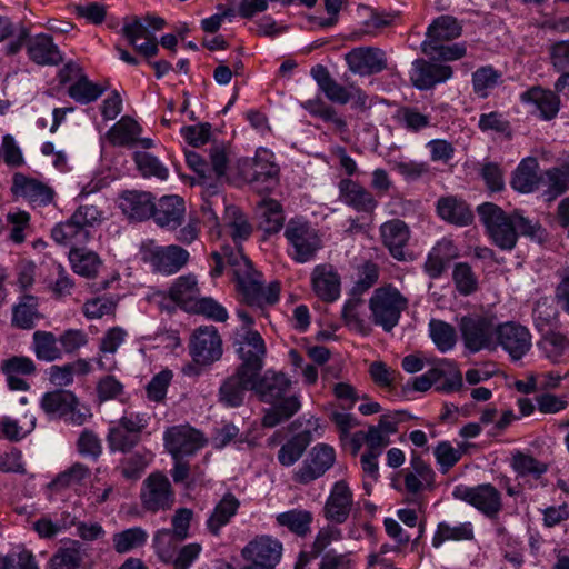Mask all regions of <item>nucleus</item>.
<instances>
[{
  "mask_svg": "<svg viewBox=\"0 0 569 569\" xmlns=\"http://www.w3.org/2000/svg\"><path fill=\"white\" fill-rule=\"evenodd\" d=\"M501 72L492 66H483L472 73V89L479 98H487L490 90L496 88L501 80Z\"/></svg>",
  "mask_w": 569,
  "mask_h": 569,
  "instance_id": "052dcab7",
  "label": "nucleus"
},
{
  "mask_svg": "<svg viewBox=\"0 0 569 569\" xmlns=\"http://www.w3.org/2000/svg\"><path fill=\"white\" fill-rule=\"evenodd\" d=\"M355 503V496L348 481H336L326 499L323 516L327 520L341 525L347 521Z\"/></svg>",
  "mask_w": 569,
  "mask_h": 569,
  "instance_id": "2eb2a0df",
  "label": "nucleus"
},
{
  "mask_svg": "<svg viewBox=\"0 0 569 569\" xmlns=\"http://www.w3.org/2000/svg\"><path fill=\"white\" fill-rule=\"evenodd\" d=\"M163 441L173 459L192 456L206 445L203 435L189 425L168 428L164 431Z\"/></svg>",
  "mask_w": 569,
  "mask_h": 569,
  "instance_id": "ddd939ff",
  "label": "nucleus"
},
{
  "mask_svg": "<svg viewBox=\"0 0 569 569\" xmlns=\"http://www.w3.org/2000/svg\"><path fill=\"white\" fill-rule=\"evenodd\" d=\"M88 232L101 226L107 219L106 211L98 204H80L71 214Z\"/></svg>",
  "mask_w": 569,
  "mask_h": 569,
  "instance_id": "0e129e2a",
  "label": "nucleus"
},
{
  "mask_svg": "<svg viewBox=\"0 0 569 569\" xmlns=\"http://www.w3.org/2000/svg\"><path fill=\"white\" fill-rule=\"evenodd\" d=\"M349 69L353 73L369 76L387 68L385 52L375 47L355 48L345 56Z\"/></svg>",
  "mask_w": 569,
  "mask_h": 569,
  "instance_id": "aec40b11",
  "label": "nucleus"
},
{
  "mask_svg": "<svg viewBox=\"0 0 569 569\" xmlns=\"http://www.w3.org/2000/svg\"><path fill=\"white\" fill-rule=\"evenodd\" d=\"M284 237L289 242L288 253L298 263L312 260L322 246L318 231L308 222L298 219L288 221Z\"/></svg>",
  "mask_w": 569,
  "mask_h": 569,
  "instance_id": "6e6552de",
  "label": "nucleus"
},
{
  "mask_svg": "<svg viewBox=\"0 0 569 569\" xmlns=\"http://www.w3.org/2000/svg\"><path fill=\"white\" fill-rule=\"evenodd\" d=\"M510 466L518 478L539 480L549 469V465L533 457L529 452L515 451Z\"/></svg>",
  "mask_w": 569,
  "mask_h": 569,
  "instance_id": "a19ab883",
  "label": "nucleus"
},
{
  "mask_svg": "<svg viewBox=\"0 0 569 569\" xmlns=\"http://www.w3.org/2000/svg\"><path fill=\"white\" fill-rule=\"evenodd\" d=\"M520 101L530 108V112L540 119L549 121L557 117L560 109V98L556 92L535 86L520 94Z\"/></svg>",
  "mask_w": 569,
  "mask_h": 569,
  "instance_id": "6ab92c4d",
  "label": "nucleus"
},
{
  "mask_svg": "<svg viewBox=\"0 0 569 569\" xmlns=\"http://www.w3.org/2000/svg\"><path fill=\"white\" fill-rule=\"evenodd\" d=\"M224 227L240 250V243L248 240L252 233V226L243 211L236 206H227L224 210Z\"/></svg>",
  "mask_w": 569,
  "mask_h": 569,
  "instance_id": "79ce46f5",
  "label": "nucleus"
},
{
  "mask_svg": "<svg viewBox=\"0 0 569 569\" xmlns=\"http://www.w3.org/2000/svg\"><path fill=\"white\" fill-rule=\"evenodd\" d=\"M240 177L260 190H269L277 182L279 167L274 162V154L259 148L253 158H242L237 162Z\"/></svg>",
  "mask_w": 569,
  "mask_h": 569,
  "instance_id": "423d86ee",
  "label": "nucleus"
},
{
  "mask_svg": "<svg viewBox=\"0 0 569 569\" xmlns=\"http://www.w3.org/2000/svg\"><path fill=\"white\" fill-rule=\"evenodd\" d=\"M459 331L465 348L476 353L497 350V317L493 313H470L459 320Z\"/></svg>",
  "mask_w": 569,
  "mask_h": 569,
  "instance_id": "20e7f679",
  "label": "nucleus"
},
{
  "mask_svg": "<svg viewBox=\"0 0 569 569\" xmlns=\"http://www.w3.org/2000/svg\"><path fill=\"white\" fill-rule=\"evenodd\" d=\"M282 549V543L278 539L260 536L251 540L242 549L241 555L247 561L274 568L281 559Z\"/></svg>",
  "mask_w": 569,
  "mask_h": 569,
  "instance_id": "4be33fe9",
  "label": "nucleus"
},
{
  "mask_svg": "<svg viewBox=\"0 0 569 569\" xmlns=\"http://www.w3.org/2000/svg\"><path fill=\"white\" fill-rule=\"evenodd\" d=\"M429 335L440 352H448L452 350L457 343V332L455 327L442 320H430Z\"/></svg>",
  "mask_w": 569,
  "mask_h": 569,
  "instance_id": "13d9d810",
  "label": "nucleus"
},
{
  "mask_svg": "<svg viewBox=\"0 0 569 569\" xmlns=\"http://www.w3.org/2000/svg\"><path fill=\"white\" fill-rule=\"evenodd\" d=\"M396 120L402 128L411 132H419L430 124L429 116L411 107L400 108L397 111Z\"/></svg>",
  "mask_w": 569,
  "mask_h": 569,
  "instance_id": "338daca9",
  "label": "nucleus"
},
{
  "mask_svg": "<svg viewBox=\"0 0 569 569\" xmlns=\"http://www.w3.org/2000/svg\"><path fill=\"white\" fill-rule=\"evenodd\" d=\"M537 169L538 162L535 158L523 159L513 172L511 187L522 193L532 192L541 182V177L537 176Z\"/></svg>",
  "mask_w": 569,
  "mask_h": 569,
  "instance_id": "49530a36",
  "label": "nucleus"
},
{
  "mask_svg": "<svg viewBox=\"0 0 569 569\" xmlns=\"http://www.w3.org/2000/svg\"><path fill=\"white\" fill-rule=\"evenodd\" d=\"M437 212L443 220L458 226H468L473 219L467 203L455 197L440 198L437 202Z\"/></svg>",
  "mask_w": 569,
  "mask_h": 569,
  "instance_id": "ea45409f",
  "label": "nucleus"
},
{
  "mask_svg": "<svg viewBox=\"0 0 569 569\" xmlns=\"http://www.w3.org/2000/svg\"><path fill=\"white\" fill-rule=\"evenodd\" d=\"M403 477V488L400 491L403 493V501L408 505L422 510L425 507L423 493L427 489L432 488L433 482L425 481L422 478L401 471Z\"/></svg>",
  "mask_w": 569,
  "mask_h": 569,
  "instance_id": "603ef678",
  "label": "nucleus"
},
{
  "mask_svg": "<svg viewBox=\"0 0 569 569\" xmlns=\"http://www.w3.org/2000/svg\"><path fill=\"white\" fill-rule=\"evenodd\" d=\"M310 73L328 100L339 104H346L350 101L348 96L350 89L338 83L325 66L316 64Z\"/></svg>",
  "mask_w": 569,
  "mask_h": 569,
  "instance_id": "c9c22d12",
  "label": "nucleus"
},
{
  "mask_svg": "<svg viewBox=\"0 0 569 569\" xmlns=\"http://www.w3.org/2000/svg\"><path fill=\"white\" fill-rule=\"evenodd\" d=\"M51 238L56 243L72 249L87 244L92 238V233L88 232L73 216H70L51 229Z\"/></svg>",
  "mask_w": 569,
  "mask_h": 569,
  "instance_id": "7c9ffc66",
  "label": "nucleus"
},
{
  "mask_svg": "<svg viewBox=\"0 0 569 569\" xmlns=\"http://www.w3.org/2000/svg\"><path fill=\"white\" fill-rule=\"evenodd\" d=\"M256 376L236 369V371L226 378L219 387L218 400L227 408H238L243 405L248 390H252L253 378Z\"/></svg>",
  "mask_w": 569,
  "mask_h": 569,
  "instance_id": "a211bd4d",
  "label": "nucleus"
},
{
  "mask_svg": "<svg viewBox=\"0 0 569 569\" xmlns=\"http://www.w3.org/2000/svg\"><path fill=\"white\" fill-rule=\"evenodd\" d=\"M141 260L149 263L153 271L162 274H173L189 261V252L176 244L158 246L154 240H147L140 247Z\"/></svg>",
  "mask_w": 569,
  "mask_h": 569,
  "instance_id": "0eeeda50",
  "label": "nucleus"
},
{
  "mask_svg": "<svg viewBox=\"0 0 569 569\" xmlns=\"http://www.w3.org/2000/svg\"><path fill=\"white\" fill-rule=\"evenodd\" d=\"M104 91L106 87L90 81L87 76H80L68 90L69 96L82 104L96 101Z\"/></svg>",
  "mask_w": 569,
  "mask_h": 569,
  "instance_id": "bf43d9fd",
  "label": "nucleus"
},
{
  "mask_svg": "<svg viewBox=\"0 0 569 569\" xmlns=\"http://www.w3.org/2000/svg\"><path fill=\"white\" fill-rule=\"evenodd\" d=\"M31 350L38 360L52 362L62 358V349L59 347V338L52 332L37 330L32 335Z\"/></svg>",
  "mask_w": 569,
  "mask_h": 569,
  "instance_id": "c03bdc74",
  "label": "nucleus"
},
{
  "mask_svg": "<svg viewBox=\"0 0 569 569\" xmlns=\"http://www.w3.org/2000/svg\"><path fill=\"white\" fill-rule=\"evenodd\" d=\"M461 31L462 28L455 17L436 18L427 29L426 40L421 44L422 51H430L428 48H438V44L460 37Z\"/></svg>",
  "mask_w": 569,
  "mask_h": 569,
  "instance_id": "cd10ccee",
  "label": "nucleus"
},
{
  "mask_svg": "<svg viewBox=\"0 0 569 569\" xmlns=\"http://www.w3.org/2000/svg\"><path fill=\"white\" fill-rule=\"evenodd\" d=\"M186 203L179 196H163L153 203L152 218L160 227L176 230L184 220Z\"/></svg>",
  "mask_w": 569,
  "mask_h": 569,
  "instance_id": "5701e85b",
  "label": "nucleus"
},
{
  "mask_svg": "<svg viewBox=\"0 0 569 569\" xmlns=\"http://www.w3.org/2000/svg\"><path fill=\"white\" fill-rule=\"evenodd\" d=\"M312 292L323 302H335L341 295V277L330 263L317 264L310 274Z\"/></svg>",
  "mask_w": 569,
  "mask_h": 569,
  "instance_id": "dca6fc26",
  "label": "nucleus"
},
{
  "mask_svg": "<svg viewBox=\"0 0 569 569\" xmlns=\"http://www.w3.org/2000/svg\"><path fill=\"white\" fill-rule=\"evenodd\" d=\"M39 318L38 299L31 295L22 296L19 302L12 308L11 322L12 326L19 329H32Z\"/></svg>",
  "mask_w": 569,
  "mask_h": 569,
  "instance_id": "de8ad7c7",
  "label": "nucleus"
},
{
  "mask_svg": "<svg viewBox=\"0 0 569 569\" xmlns=\"http://www.w3.org/2000/svg\"><path fill=\"white\" fill-rule=\"evenodd\" d=\"M336 461L333 447L327 443H317L312 447L306 459L302 461L292 476V479L300 485H309L322 477Z\"/></svg>",
  "mask_w": 569,
  "mask_h": 569,
  "instance_id": "f8f14e48",
  "label": "nucleus"
},
{
  "mask_svg": "<svg viewBox=\"0 0 569 569\" xmlns=\"http://www.w3.org/2000/svg\"><path fill=\"white\" fill-rule=\"evenodd\" d=\"M308 446L307 439L297 435L288 440L278 452V460L284 467H290L296 463L303 455Z\"/></svg>",
  "mask_w": 569,
  "mask_h": 569,
  "instance_id": "774afa93",
  "label": "nucleus"
},
{
  "mask_svg": "<svg viewBox=\"0 0 569 569\" xmlns=\"http://www.w3.org/2000/svg\"><path fill=\"white\" fill-rule=\"evenodd\" d=\"M240 501L232 493H226L213 508L207 520V528L213 536H219L221 528L227 526L237 513Z\"/></svg>",
  "mask_w": 569,
  "mask_h": 569,
  "instance_id": "e433bc0d",
  "label": "nucleus"
},
{
  "mask_svg": "<svg viewBox=\"0 0 569 569\" xmlns=\"http://www.w3.org/2000/svg\"><path fill=\"white\" fill-rule=\"evenodd\" d=\"M542 355L553 363L569 361V338L559 331L546 332L538 342Z\"/></svg>",
  "mask_w": 569,
  "mask_h": 569,
  "instance_id": "58836bf2",
  "label": "nucleus"
},
{
  "mask_svg": "<svg viewBox=\"0 0 569 569\" xmlns=\"http://www.w3.org/2000/svg\"><path fill=\"white\" fill-rule=\"evenodd\" d=\"M452 280L461 296H470L478 289V278L472 268L466 262L455 264Z\"/></svg>",
  "mask_w": 569,
  "mask_h": 569,
  "instance_id": "e2e57ef3",
  "label": "nucleus"
},
{
  "mask_svg": "<svg viewBox=\"0 0 569 569\" xmlns=\"http://www.w3.org/2000/svg\"><path fill=\"white\" fill-rule=\"evenodd\" d=\"M77 396L69 390L60 389L42 396L41 408L52 417L63 419L70 406L76 403Z\"/></svg>",
  "mask_w": 569,
  "mask_h": 569,
  "instance_id": "8fccbe9b",
  "label": "nucleus"
},
{
  "mask_svg": "<svg viewBox=\"0 0 569 569\" xmlns=\"http://www.w3.org/2000/svg\"><path fill=\"white\" fill-rule=\"evenodd\" d=\"M211 259L214 261L211 276H221L226 266H229L237 281L238 291L248 305L263 307L274 305L279 300L280 283L273 281L264 287L262 274L253 269L251 261L241 250L224 246L220 251H213Z\"/></svg>",
  "mask_w": 569,
  "mask_h": 569,
  "instance_id": "f257e3e1",
  "label": "nucleus"
},
{
  "mask_svg": "<svg viewBox=\"0 0 569 569\" xmlns=\"http://www.w3.org/2000/svg\"><path fill=\"white\" fill-rule=\"evenodd\" d=\"M234 346L241 360L238 369L259 376L267 356L266 342L261 335L258 331L243 328L241 332L237 333Z\"/></svg>",
  "mask_w": 569,
  "mask_h": 569,
  "instance_id": "1a4fd4ad",
  "label": "nucleus"
},
{
  "mask_svg": "<svg viewBox=\"0 0 569 569\" xmlns=\"http://www.w3.org/2000/svg\"><path fill=\"white\" fill-rule=\"evenodd\" d=\"M291 386L290 379L282 372L267 370L262 376L253 378L252 391L266 403L281 402Z\"/></svg>",
  "mask_w": 569,
  "mask_h": 569,
  "instance_id": "f3484780",
  "label": "nucleus"
},
{
  "mask_svg": "<svg viewBox=\"0 0 569 569\" xmlns=\"http://www.w3.org/2000/svg\"><path fill=\"white\" fill-rule=\"evenodd\" d=\"M342 319L345 325L362 335L368 336L371 332L370 323L363 317V300L359 297L348 299L342 308Z\"/></svg>",
  "mask_w": 569,
  "mask_h": 569,
  "instance_id": "09e8293b",
  "label": "nucleus"
},
{
  "mask_svg": "<svg viewBox=\"0 0 569 569\" xmlns=\"http://www.w3.org/2000/svg\"><path fill=\"white\" fill-rule=\"evenodd\" d=\"M140 500L143 509L149 512L170 510L176 495L168 477L161 472L150 473L142 482Z\"/></svg>",
  "mask_w": 569,
  "mask_h": 569,
  "instance_id": "9d476101",
  "label": "nucleus"
},
{
  "mask_svg": "<svg viewBox=\"0 0 569 569\" xmlns=\"http://www.w3.org/2000/svg\"><path fill=\"white\" fill-rule=\"evenodd\" d=\"M141 133L139 123L130 117H122L109 131L108 138L114 146L128 147L138 142Z\"/></svg>",
  "mask_w": 569,
  "mask_h": 569,
  "instance_id": "5fc2aeb1",
  "label": "nucleus"
},
{
  "mask_svg": "<svg viewBox=\"0 0 569 569\" xmlns=\"http://www.w3.org/2000/svg\"><path fill=\"white\" fill-rule=\"evenodd\" d=\"M91 476L88 466L81 462H74L68 469L60 472L50 483L49 488L53 491H61L67 488L82 486Z\"/></svg>",
  "mask_w": 569,
  "mask_h": 569,
  "instance_id": "3c124183",
  "label": "nucleus"
},
{
  "mask_svg": "<svg viewBox=\"0 0 569 569\" xmlns=\"http://www.w3.org/2000/svg\"><path fill=\"white\" fill-rule=\"evenodd\" d=\"M121 32L136 51L147 59L158 54L159 42L157 37L148 29L140 18L133 17L126 20L121 28Z\"/></svg>",
  "mask_w": 569,
  "mask_h": 569,
  "instance_id": "412c9836",
  "label": "nucleus"
},
{
  "mask_svg": "<svg viewBox=\"0 0 569 569\" xmlns=\"http://www.w3.org/2000/svg\"><path fill=\"white\" fill-rule=\"evenodd\" d=\"M338 188L339 199L356 211L371 213L376 210L378 201L369 190L357 181L342 179Z\"/></svg>",
  "mask_w": 569,
  "mask_h": 569,
  "instance_id": "bb28decb",
  "label": "nucleus"
},
{
  "mask_svg": "<svg viewBox=\"0 0 569 569\" xmlns=\"http://www.w3.org/2000/svg\"><path fill=\"white\" fill-rule=\"evenodd\" d=\"M27 52L30 60L40 66H57L63 59L52 37L47 33L30 37L27 42Z\"/></svg>",
  "mask_w": 569,
  "mask_h": 569,
  "instance_id": "c756f323",
  "label": "nucleus"
},
{
  "mask_svg": "<svg viewBox=\"0 0 569 569\" xmlns=\"http://www.w3.org/2000/svg\"><path fill=\"white\" fill-rule=\"evenodd\" d=\"M133 160L139 172L144 178L154 177L160 180H166L169 176L168 169L161 163V161L146 151H138L133 156Z\"/></svg>",
  "mask_w": 569,
  "mask_h": 569,
  "instance_id": "680f3d73",
  "label": "nucleus"
},
{
  "mask_svg": "<svg viewBox=\"0 0 569 569\" xmlns=\"http://www.w3.org/2000/svg\"><path fill=\"white\" fill-rule=\"evenodd\" d=\"M405 412L396 411L382 415L378 425L370 426L363 436L368 446L367 450L381 453L390 443V437L398 431V426L402 421L401 416Z\"/></svg>",
  "mask_w": 569,
  "mask_h": 569,
  "instance_id": "393cba45",
  "label": "nucleus"
},
{
  "mask_svg": "<svg viewBox=\"0 0 569 569\" xmlns=\"http://www.w3.org/2000/svg\"><path fill=\"white\" fill-rule=\"evenodd\" d=\"M380 237L383 246L395 259L405 260L403 249L409 241L410 231L402 220L392 219L382 223L380 226Z\"/></svg>",
  "mask_w": 569,
  "mask_h": 569,
  "instance_id": "c85d7f7f",
  "label": "nucleus"
},
{
  "mask_svg": "<svg viewBox=\"0 0 569 569\" xmlns=\"http://www.w3.org/2000/svg\"><path fill=\"white\" fill-rule=\"evenodd\" d=\"M188 351L192 361L182 368L187 376H198L201 369L219 361L223 355V342L218 329L212 325L196 328L190 335Z\"/></svg>",
  "mask_w": 569,
  "mask_h": 569,
  "instance_id": "7ed1b4c3",
  "label": "nucleus"
},
{
  "mask_svg": "<svg viewBox=\"0 0 569 569\" xmlns=\"http://www.w3.org/2000/svg\"><path fill=\"white\" fill-rule=\"evenodd\" d=\"M169 297L182 309L191 312L200 299V289L196 276L186 274L177 278L169 289Z\"/></svg>",
  "mask_w": 569,
  "mask_h": 569,
  "instance_id": "473e14b6",
  "label": "nucleus"
},
{
  "mask_svg": "<svg viewBox=\"0 0 569 569\" xmlns=\"http://www.w3.org/2000/svg\"><path fill=\"white\" fill-rule=\"evenodd\" d=\"M545 194L553 200L569 190V158L559 166L547 169L541 176Z\"/></svg>",
  "mask_w": 569,
  "mask_h": 569,
  "instance_id": "4c0bfd02",
  "label": "nucleus"
},
{
  "mask_svg": "<svg viewBox=\"0 0 569 569\" xmlns=\"http://www.w3.org/2000/svg\"><path fill=\"white\" fill-rule=\"evenodd\" d=\"M313 515L311 511L295 508L277 515L276 522L279 527L288 529L297 537H306L311 532Z\"/></svg>",
  "mask_w": 569,
  "mask_h": 569,
  "instance_id": "37998d69",
  "label": "nucleus"
},
{
  "mask_svg": "<svg viewBox=\"0 0 569 569\" xmlns=\"http://www.w3.org/2000/svg\"><path fill=\"white\" fill-rule=\"evenodd\" d=\"M452 496L491 518L496 517L502 509L501 493L491 483H482L476 487L459 485L453 488Z\"/></svg>",
  "mask_w": 569,
  "mask_h": 569,
  "instance_id": "9b49d317",
  "label": "nucleus"
},
{
  "mask_svg": "<svg viewBox=\"0 0 569 569\" xmlns=\"http://www.w3.org/2000/svg\"><path fill=\"white\" fill-rule=\"evenodd\" d=\"M153 201L149 192L126 191L119 199V208L131 220L142 221L152 216Z\"/></svg>",
  "mask_w": 569,
  "mask_h": 569,
  "instance_id": "2f4dec72",
  "label": "nucleus"
},
{
  "mask_svg": "<svg viewBox=\"0 0 569 569\" xmlns=\"http://www.w3.org/2000/svg\"><path fill=\"white\" fill-rule=\"evenodd\" d=\"M68 259L72 271L87 279H94L103 264L97 252L83 246L70 249Z\"/></svg>",
  "mask_w": 569,
  "mask_h": 569,
  "instance_id": "72a5a7b5",
  "label": "nucleus"
},
{
  "mask_svg": "<svg viewBox=\"0 0 569 569\" xmlns=\"http://www.w3.org/2000/svg\"><path fill=\"white\" fill-rule=\"evenodd\" d=\"M452 74L450 66L419 59L413 62L410 79L416 88L428 90L438 83L446 82Z\"/></svg>",
  "mask_w": 569,
  "mask_h": 569,
  "instance_id": "a878e982",
  "label": "nucleus"
},
{
  "mask_svg": "<svg viewBox=\"0 0 569 569\" xmlns=\"http://www.w3.org/2000/svg\"><path fill=\"white\" fill-rule=\"evenodd\" d=\"M497 348L501 347L512 361L522 359L531 349V333L526 326L516 321L498 323Z\"/></svg>",
  "mask_w": 569,
  "mask_h": 569,
  "instance_id": "4468645a",
  "label": "nucleus"
},
{
  "mask_svg": "<svg viewBox=\"0 0 569 569\" xmlns=\"http://www.w3.org/2000/svg\"><path fill=\"white\" fill-rule=\"evenodd\" d=\"M301 403L297 396L287 397L281 402L273 405V407L264 411L261 423L266 428H273L290 419L299 411Z\"/></svg>",
  "mask_w": 569,
  "mask_h": 569,
  "instance_id": "864d4df0",
  "label": "nucleus"
},
{
  "mask_svg": "<svg viewBox=\"0 0 569 569\" xmlns=\"http://www.w3.org/2000/svg\"><path fill=\"white\" fill-rule=\"evenodd\" d=\"M83 561V552L78 540H70L69 546L59 548L50 559L52 569H78Z\"/></svg>",
  "mask_w": 569,
  "mask_h": 569,
  "instance_id": "6e6d98bb",
  "label": "nucleus"
},
{
  "mask_svg": "<svg viewBox=\"0 0 569 569\" xmlns=\"http://www.w3.org/2000/svg\"><path fill=\"white\" fill-rule=\"evenodd\" d=\"M259 227L268 234L278 233L284 223L282 206L274 199L263 198L256 206Z\"/></svg>",
  "mask_w": 569,
  "mask_h": 569,
  "instance_id": "f704fd0d",
  "label": "nucleus"
},
{
  "mask_svg": "<svg viewBox=\"0 0 569 569\" xmlns=\"http://www.w3.org/2000/svg\"><path fill=\"white\" fill-rule=\"evenodd\" d=\"M477 212L491 241L502 250H512L519 234L542 238L543 229L540 223L525 217L520 211L507 214L497 204L485 202L478 206Z\"/></svg>",
  "mask_w": 569,
  "mask_h": 569,
  "instance_id": "f03ea898",
  "label": "nucleus"
},
{
  "mask_svg": "<svg viewBox=\"0 0 569 569\" xmlns=\"http://www.w3.org/2000/svg\"><path fill=\"white\" fill-rule=\"evenodd\" d=\"M473 526L471 522H448L438 523L436 532L432 537V546L439 548L446 541H463L472 540Z\"/></svg>",
  "mask_w": 569,
  "mask_h": 569,
  "instance_id": "a18cd8bd",
  "label": "nucleus"
},
{
  "mask_svg": "<svg viewBox=\"0 0 569 569\" xmlns=\"http://www.w3.org/2000/svg\"><path fill=\"white\" fill-rule=\"evenodd\" d=\"M407 308L408 299L392 284L377 288L369 299L372 322L387 332L398 326L401 313Z\"/></svg>",
  "mask_w": 569,
  "mask_h": 569,
  "instance_id": "39448f33",
  "label": "nucleus"
},
{
  "mask_svg": "<svg viewBox=\"0 0 569 569\" xmlns=\"http://www.w3.org/2000/svg\"><path fill=\"white\" fill-rule=\"evenodd\" d=\"M147 466L148 461L144 455L134 452L121 459L116 470L119 471L126 480L137 481L143 475Z\"/></svg>",
  "mask_w": 569,
  "mask_h": 569,
  "instance_id": "69168bd1",
  "label": "nucleus"
},
{
  "mask_svg": "<svg viewBox=\"0 0 569 569\" xmlns=\"http://www.w3.org/2000/svg\"><path fill=\"white\" fill-rule=\"evenodd\" d=\"M148 532L141 527H132L112 536L113 548L118 553H127L147 543Z\"/></svg>",
  "mask_w": 569,
  "mask_h": 569,
  "instance_id": "4d7b16f0",
  "label": "nucleus"
},
{
  "mask_svg": "<svg viewBox=\"0 0 569 569\" xmlns=\"http://www.w3.org/2000/svg\"><path fill=\"white\" fill-rule=\"evenodd\" d=\"M11 191L14 196L22 197L38 207L49 204L54 196L49 186L20 172L13 174Z\"/></svg>",
  "mask_w": 569,
  "mask_h": 569,
  "instance_id": "b1692460",
  "label": "nucleus"
}]
</instances>
